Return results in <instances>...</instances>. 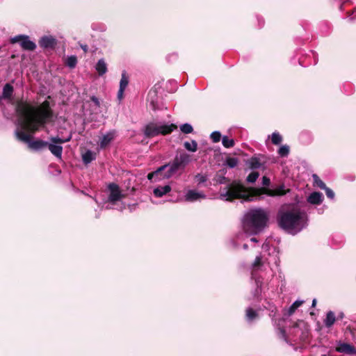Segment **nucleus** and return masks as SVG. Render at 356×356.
<instances>
[{"label": "nucleus", "mask_w": 356, "mask_h": 356, "mask_svg": "<svg viewBox=\"0 0 356 356\" xmlns=\"http://www.w3.org/2000/svg\"><path fill=\"white\" fill-rule=\"evenodd\" d=\"M16 111L23 120L25 127L31 133L39 130L52 117V111L48 101L43 102L36 107L26 102H20L17 106Z\"/></svg>", "instance_id": "f257e3e1"}, {"label": "nucleus", "mask_w": 356, "mask_h": 356, "mask_svg": "<svg viewBox=\"0 0 356 356\" xmlns=\"http://www.w3.org/2000/svg\"><path fill=\"white\" fill-rule=\"evenodd\" d=\"M286 193L284 186H280L275 189L267 188H247L242 184L233 182L229 188L225 192L221 193L220 196L222 200H232L234 199H243L248 201H252L259 196L261 194H267L270 196L283 195Z\"/></svg>", "instance_id": "f03ea898"}, {"label": "nucleus", "mask_w": 356, "mask_h": 356, "mask_svg": "<svg viewBox=\"0 0 356 356\" xmlns=\"http://www.w3.org/2000/svg\"><path fill=\"white\" fill-rule=\"evenodd\" d=\"M279 226L290 234H296L307 225V214L300 209L280 211L277 217Z\"/></svg>", "instance_id": "7ed1b4c3"}, {"label": "nucleus", "mask_w": 356, "mask_h": 356, "mask_svg": "<svg viewBox=\"0 0 356 356\" xmlns=\"http://www.w3.org/2000/svg\"><path fill=\"white\" fill-rule=\"evenodd\" d=\"M268 216L264 210L261 209H250L244 217V230L248 234H256L266 226Z\"/></svg>", "instance_id": "20e7f679"}, {"label": "nucleus", "mask_w": 356, "mask_h": 356, "mask_svg": "<svg viewBox=\"0 0 356 356\" xmlns=\"http://www.w3.org/2000/svg\"><path fill=\"white\" fill-rule=\"evenodd\" d=\"M190 161L191 156L186 153H181L176 156L171 164L166 165L168 167L163 171V175L158 179L162 180L172 177L179 170L184 169Z\"/></svg>", "instance_id": "39448f33"}, {"label": "nucleus", "mask_w": 356, "mask_h": 356, "mask_svg": "<svg viewBox=\"0 0 356 356\" xmlns=\"http://www.w3.org/2000/svg\"><path fill=\"white\" fill-rule=\"evenodd\" d=\"M175 124H163L161 122H149L144 128V134L147 138H152L160 134L167 135L177 129Z\"/></svg>", "instance_id": "423d86ee"}, {"label": "nucleus", "mask_w": 356, "mask_h": 356, "mask_svg": "<svg viewBox=\"0 0 356 356\" xmlns=\"http://www.w3.org/2000/svg\"><path fill=\"white\" fill-rule=\"evenodd\" d=\"M16 137L18 140L28 144V147L33 150L38 151L46 147L48 143L40 139L32 140V136L25 133L24 131H16Z\"/></svg>", "instance_id": "0eeeda50"}, {"label": "nucleus", "mask_w": 356, "mask_h": 356, "mask_svg": "<svg viewBox=\"0 0 356 356\" xmlns=\"http://www.w3.org/2000/svg\"><path fill=\"white\" fill-rule=\"evenodd\" d=\"M71 140V136H70L68 138L65 139H63L59 137H52L51 138L50 140L51 143L47 145L49 149L51 152L52 154H54L55 156H56L58 159H61L62 157V153H63V147L60 145H58L56 144H62L65 143L66 142H68Z\"/></svg>", "instance_id": "6e6552de"}, {"label": "nucleus", "mask_w": 356, "mask_h": 356, "mask_svg": "<svg viewBox=\"0 0 356 356\" xmlns=\"http://www.w3.org/2000/svg\"><path fill=\"white\" fill-rule=\"evenodd\" d=\"M11 43L19 42L22 49L29 51H33L35 49V44L30 40L29 36L19 35L11 38Z\"/></svg>", "instance_id": "1a4fd4ad"}, {"label": "nucleus", "mask_w": 356, "mask_h": 356, "mask_svg": "<svg viewBox=\"0 0 356 356\" xmlns=\"http://www.w3.org/2000/svg\"><path fill=\"white\" fill-rule=\"evenodd\" d=\"M108 188L110 191V195L108 196V200L110 202H115L123 197V195H122L120 188L116 184H110Z\"/></svg>", "instance_id": "9d476101"}, {"label": "nucleus", "mask_w": 356, "mask_h": 356, "mask_svg": "<svg viewBox=\"0 0 356 356\" xmlns=\"http://www.w3.org/2000/svg\"><path fill=\"white\" fill-rule=\"evenodd\" d=\"M205 198V195L195 190H189L185 195V200L188 202H194L200 199Z\"/></svg>", "instance_id": "9b49d317"}, {"label": "nucleus", "mask_w": 356, "mask_h": 356, "mask_svg": "<svg viewBox=\"0 0 356 356\" xmlns=\"http://www.w3.org/2000/svg\"><path fill=\"white\" fill-rule=\"evenodd\" d=\"M336 350L339 353H343L346 354H356V349L350 344L346 343H340L336 348Z\"/></svg>", "instance_id": "f8f14e48"}, {"label": "nucleus", "mask_w": 356, "mask_h": 356, "mask_svg": "<svg viewBox=\"0 0 356 356\" xmlns=\"http://www.w3.org/2000/svg\"><path fill=\"white\" fill-rule=\"evenodd\" d=\"M39 44L41 47L53 49L56 44V40L51 36L42 37Z\"/></svg>", "instance_id": "ddd939ff"}, {"label": "nucleus", "mask_w": 356, "mask_h": 356, "mask_svg": "<svg viewBox=\"0 0 356 356\" xmlns=\"http://www.w3.org/2000/svg\"><path fill=\"white\" fill-rule=\"evenodd\" d=\"M167 167V165H162L156 170L149 173L147 175L148 179L152 181L154 178H155L154 181H159L158 179L163 175V171L166 169Z\"/></svg>", "instance_id": "4468645a"}, {"label": "nucleus", "mask_w": 356, "mask_h": 356, "mask_svg": "<svg viewBox=\"0 0 356 356\" xmlns=\"http://www.w3.org/2000/svg\"><path fill=\"white\" fill-rule=\"evenodd\" d=\"M171 191V187L169 185H166L164 186H158L155 188L153 191V193L156 197H161L163 195H166Z\"/></svg>", "instance_id": "2eb2a0df"}, {"label": "nucleus", "mask_w": 356, "mask_h": 356, "mask_svg": "<svg viewBox=\"0 0 356 356\" xmlns=\"http://www.w3.org/2000/svg\"><path fill=\"white\" fill-rule=\"evenodd\" d=\"M307 200L312 204H318L323 201V195L321 193L314 192L309 195Z\"/></svg>", "instance_id": "dca6fc26"}, {"label": "nucleus", "mask_w": 356, "mask_h": 356, "mask_svg": "<svg viewBox=\"0 0 356 356\" xmlns=\"http://www.w3.org/2000/svg\"><path fill=\"white\" fill-rule=\"evenodd\" d=\"M115 133L113 131H111L103 136L101 141H100V147L101 148H104L106 147L114 138Z\"/></svg>", "instance_id": "f3484780"}, {"label": "nucleus", "mask_w": 356, "mask_h": 356, "mask_svg": "<svg viewBox=\"0 0 356 356\" xmlns=\"http://www.w3.org/2000/svg\"><path fill=\"white\" fill-rule=\"evenodd\" d=\"M13 91L14 89L12 85L10 83H6L3 88L2 98L11 99Z\"/></svg>", "instance_id": "a211bd4d"}, {"label": "nucleus", "mask_w": 356, "mask_h": 356, "mask_svg": "<svg viewBox=\"0 0 356 356\" xmlns=\"http://www.w3.org/2000/svg\"><path fill=\"white\" fill-rule=\"evenodd\" d=\"M96 159V154L90 150H87L82 154V159L84 163L88 164Z\"/></svg>", "instance_id": "6ab92c4d"}, {"label": "nucleus", "mask_w": 356, "mask_h": 356, "mask_svg": "<svg viewBox=\"0 0 356 356\" xmlns=\"http://www.w3.org/2000/svg\"><path fill=\"white\" fill-rule=\"evenodd\" d=\"M95 68L99 75L104 74L107 71L106 64L103 59H100L97 62Z\"/></svg>", "instance_id": "aec40b11"}, {"label": "nucleus", "mask_w": 356, "mask_h": 356, "mask_svg": "<svg viewBox=\"0 0 356 356\" xmlns=\"http://www.w3.org/2000/svg\"><path fill=\"white\" fill-rule=\"evenodd\" d=\"M335 320L336 318L334 312L330 311L327 313V316L324 321V323L326 327H330L334 323Z\"/></svg>", "instance_id": "412c9836"}, {"label": "nucleus", "mask_w": 356, "mask_h": 356, "mask_svg": "<svg viewBox=\"0 0 356 356\" xmlns=\"http://www.w3.org/2000/svg\"><path fill=\"white\" fill-rule=\"evenodd\" d=\"M222 145L225 147V148H230V147H232L234 146L235 145V142H234V140L232 139V138H229L228 136H222Z\"/></svg>", "instance_id": "4be33fe9"}, {"label": "nucleus", "mask_w": 356, "mask_h": 356, "mask_svg": "<svg viewBox=\"0 0 356 356\" xmlns=\"http://www.w3.org/2000/svg\"><path fill=\"white\" fill-rule=\"evenodd\" d=\"M249 167L251 169L259 168L261 165L259 159L257 157H252L248 162Z\"/></svg>", "instance_id": "5701e85b"}, {"label": "nucleus", "mask_w": 356, "mask_h": 356, "mask_svg": "<svg viewBox=\"0 0 356 356\" xmlns=\"http://www.w3.org/2000/svg\"><path fill=\"white\" fill-rule=\"evenodd\" d=\"M184 147L190 152H195L197 149V144L195 140H192L191 143L186 141L184 143Z\"/></svg>", "instance_id": "b1692460"}, {"label": "nucleus", "mask_w": 356, "mask_h": 356, "mask_svg": "<svg viewBox=\"0 0 356 356\" xmlns=\"http://www.w3.org/2000/svg\"><path fill=\"white\" fill-rule=\"evenodd\" d=\"M303 302H304L302 300L295 301L289 309V315L293 314L295 311L303 304Z\"/></svg>", "instance_id": "393cba45"}, {"label": "nucleus", "mask_w": 356, "mask_h": 356, "mask_svg": "<svg viewBox=\"0 0 356 356\" xmlns=\"http://www.w3.org/2000/svg\"><path fill=\"white\" fill-rule=\"evenodd\" d=\"M77 59L75 56H71L67 57L65 61V64L70 68H74L76 65Z\"/></svg>", "instance_id": "a878e982"}, {"label": "nucleus", "mask_w": 356, "mask_h": 356, "mask_svg": "<svg viewBox=\"0 0 356 356\" xmlns=\"http://www.w3.org/2000/svg\"><path fill=\"white\" fill-rule=\"evenodd\" d=\"M129 83V79L126 75L125 72L122 74V78L120 83V88L126 89Z\"/></svg>", "instance_id": "bb28decb"}, {"label": "nucleus", "mask_w": 356, "mask_h": 356, "mask_svg": "<svg viewBox=\"0 0 356 356\" xmlns=\"http://www.w3.org/2000/svg\"><path fill=\"white\" fill-rule=\"evenodd\" d=\"M271 140L274 145H279L282 140V137L279 133L274 132L271 136Z\"/></svg>", "instance_id": "cd10ccee"}, {"label": "nucleus", "mask_w": 356, "mask_h": 356, "mask_svg": "<svg viewBox=\"0 0 356 356\" xmlns=\"http://www.w3.org/2000/svg\"><path fill=\"white\" fill-rule=\"evenodd\" d=\"M262 265L263 263L261 261V256L259 255L256 257L254 262L252 264V267L253 270H258Z\"/></svg>", "instance_id": "c85d7f7f"}, {"label": "nucleus", "mask_w": 356, "mask_h": 356, "mask_svg": "<svg viewBox=\"0 0 356 356\" xmlns=\"http://www.w3.org/2000/svg\"><path fill=\"white\" fill-rule=\"evenodd\" d=\"M312 177H313L314 184L316 186H317L318 187H319L321 189L325 188V186H326L325 184L316 175H313Z\"/></svg>", "instance_id": "c756f323"}, {"label": "nucleus", "mask_w": 356, "mask_h": 356, "mask_svg": "<svg viewBox=\"0 0 356 356\" xmlns=\"http://www.w3.org/2000/svg\"><path fill=\"white\" fill-rule=\"evenodd\" d=\"M181 131L184 134H191L193 131V127L188 123L184 124L180 127Z\"/></svg>", "instance_id": "7c9ffc66"}, {"label": "nucleus", "mask_w": 356, "mask_h": 356, "mask_svg": "<svg viewBox=\"0 0 356 356\" xmlns=\"http://www.w3.org/2000/svg\"><path fill=\"white\" fill-rule=\"evenodd\" d=\"M289 153V147L287 145H282L278 150V154L280 156H287Z\"/></svg>", "instance_id": "2f4dec72"}, {"label": "nucleus", "mask_w": 356, "mask_h": 356, "mask_svg": "<svg viewBox=\"0 0 356 356\" xmlns=\"http://www.w3.org/2000/svg\"><path fill=\"white\" fill-rule=\"evenodd\" d=\"M195 181L198 184H203L206 182L208 179V177L204 174H197L195 177Z\"/></svg>", "instance_id": "473e14b6"}, {"label": "nucleus", "mask_w": 356, "mask_h": 356, "mask_svg": "<svg viewBox=\"0 0 356 356\" xmlns=\"http://www.w3.org/2000/svg\"><path fill=\"white\" fill-rule=\"evenodd\" d=\"M259 174L257 172H251L247 177V181L249 183H254L259 177Z\"/></svg>", "instance_id": "72a5a7b5"}, {"label": "nucleus", "mask_w": 356, "mask_h": 356, "mask_svg": "<svg viewBox=\"0 0 356 356\" xmlns=\"http://www.w3.org/2000/svg\"><path fill=\"white\" fill-rule=\"evenodd\" d=\"M246 316L248 320L252 321L257 316V313L254 310L251 308H248L246 310Z\"/></svg>", "instance_id": "f704fd0d"}, {"label": "nucleus", "mask_w": 356, "mask_h": 356, "mask_svg": "<svg viewBox=\"0 0 356 356\" xmlns=\"http://www.w3.org/2000/svg\"><path fill=\"white\" fill-rule=\"evenodd\" d=\"M211 139L213 143H218L221 139V134L219 131H213L211 134Z\"/></svg>", "instance_id": "c9c22d12"}, {"label": "nucleus", "mask_w": 356, "mask_h": 356, "mask_svg": "<svg viewBox=\"0 0 356 356\" xmlns=\"http://www.w3.org/2000/svg\"><path fill=\"white\" fill-rule=\"evenodd\" d=\"M214 181L217 184H225L226 182V177L223 175L217 174L214 178Z\"/></svg>", "instance_id": "e433bc0d"}, {"label": "nucleus", "mask_w": 356, "mask_h": 356, "mask_svg": "<svg viewBox=\"0 0 356 356\" xmlns=\"http://www.w3.org/2000/svg\"><path fill=\"white\" fill-rule=\"evenodd\" d=\"M227 164L230 168H234L238 164V159L236 158H229L227 159Z\"/></svg>", "instance_id": "4c0bfd02"}, {"label": "nucleus", "mask_w": 356, "mask_h": 356, "mask_svg": "<svg viewBox=\"0 0 356 356\" xmlns=\"http://www.w3.org/2000/svg\"><path fill=\"white\" fill-rule=\"evenodd\" d=\"M325 191V193H326V195L327 196V197L330 198V199H333L334 197V192L329 188H327L325 186V188H323Z\"/></svg>", "instance_id": "58836bf2"}, {"label": "nucleus", "mask_w": 356, "mask_h": 356, "mask_svg": "<svg viewBox=\"0 0 356 356\" xmlns=\"http://www.w3.org/2000/svg\"><path fill=\"white\" fill-rule=\"evenodd\" d=\"M270 183V179L266 177H263L262 178V184L264 186H268Z\"/></svg>", "instance_id": "ea45409f"}, {"label": "nucleus", "mask_w": 356, "mask_h": 356, "mask_svg": "<svg viewBox=\"0 0 356 356\" xmlns=\"http://www.w3.org/2000/svg\"><path fill=\"white\" fill-rule=\"evenodd\" d=\"M124 89L119 88L118 92V97L119 99H122L123 97Z\"/></svg>", "instance_id": "a19ab883"}, {"label": "nucleus", "mask_w": 356, "mask_h": 356, "mask_svg": "<svg viewBox=\"0 0 356 356\" xmlns=\"http://www.w3.org/2000/svg\"><path fill=\"white\" fill-rule=\"evenodd\" d=\"M92 101L94 102L97 106H99V103L98 101V99L95 97H92L91 98Z\"/></svg>", "instance_id": "79ce46f5"}, {"label": "nucleus", "mask_w": 356, "mask_h": 356, "mask_svg": "<svg viewBox=\"0 0 356 356\" xmlns=\"http://www.w3.org/2000/svg\"><path fill=\"white\" fill-rule=\"evenodd\" d=\"M316 304V300L314 299L312 301V307H315Z\"/></svg>", "instance_id": "37998d69"}, {"label": "nucleus", "mask_w": 356, "mask_h": 356, "mask_svg": "<svg viewBox=\"0 0 356 356\" xmlns=\"http://www.w3.org/2000/svg\"><path fill=\"white\" fill-rule=\"evenodd\" d=\"M83 49L84 50V51H87V46H84V47H82Z\"/></svg>", "instance_id": "c03bdc74"}, {"label": "nucleus", "mask_w": 356, "mask_h": 356, "mask_svg": "<svg viewBox=\"0 0 356 356\" xmlns=\"http://www.w3.org/2000/svg\"><path fill=\"white\" fill-rule=\"evenodd\" d=\"M251 241H253V242H257V239L255 238H251Z\"/></svg>", "instance_id": "a18cd8bd"}, {"label": "nucleus", "mask_w": 356, "mask_h": 356, "mask_svg": "<svg viewBox=\"0 0 356 356\" xmlns=\"http://www.w3.org/2000/svg\"><path fill=\"white\" fill-rule=\"evenodd\" d=\"M243 247H244V248H245V249H246V248H248V245H247L246 244H245V245H243Z\"/></svg>", "instance_id": "49530a36"}, {"label": "nucleus", "mask_w": 356, "mask_h": 356, "mask_svg": "<svg viewBox=\"0 0 356 356\" xmlns=\"http://www.w3.org/2000/svg\"><path fill=\"white\" fill-rule=\"evenodd\" d=\"M322 356H326V355H322Z\"/></svg>", "instance_id": "de8ad7c7"}]
</instances>
